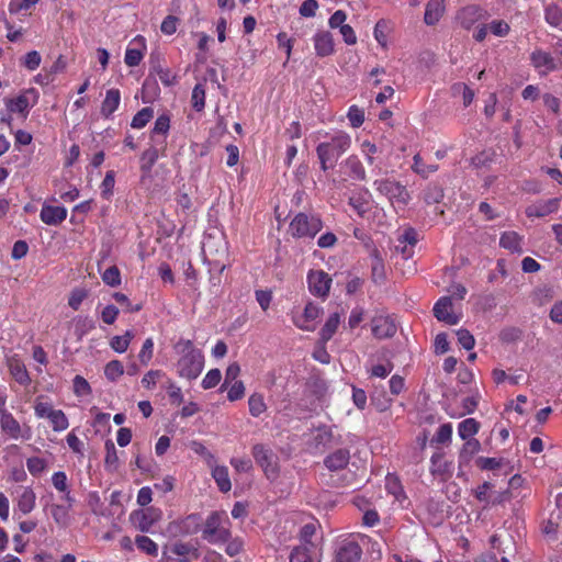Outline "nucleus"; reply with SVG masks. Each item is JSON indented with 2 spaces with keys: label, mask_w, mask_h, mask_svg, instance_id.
<instances>
[{
  "label": "nucleus",
  "mask_w": 562,
  "mask_h": 562,
  "mask_svg": "<svg viewBox=\"0 0 562 562\" xmlns=\"http://www.w3.org/2000/svg\"><path fill=\"white\" fill-rule=\"evenodd\" d=\"M322 227L323 222L319 216L299 213L290 223L289 231L295 238H314Z\"/></svg>",
  "instance_id": "nucleus-5"
},
{
  "label": "nucleus",
  "mask_w": 562,
  "mask_h": 562,
  "mask_svg": "<svg viewBox=\"0 0 562 562\" xmlns=\"http://www.w3.org/2000/svg\"><path fill=\"white\" fill-rule=\"evenodd\" d=\"M170 551L179 557L192 555L195 559L199 558V550L189 542L176 541L170 546Z\"/></svg>",
  "instance_id": "nucleus-33"
},
{
  "label": "nucleus",
  "mask_w": 562,
  "mask_h": 562,
  "mask_svg": "<svg viewBox=\"0 0 562 562\" xmlns=\"http://www.w3.org/2000/svg\"><path fill=\"white\" fill-rule=\"evenodd\" d=\"M153 116L154 110L151 108H144L134 115L131 125L133 128H142L153 119Z\"/></svg>",
  "instance_id": "nucleus-40"
},
{
  "label": "nucleus",
  "mask_w": 562,
  "mask_h": 562,
  "mask_svg": "<svg viewBox=\"0 0 562 562\" xmlns=\"http://www.w3.org/2000/svg\"><path fill=\"white\" fill-rule=\"evenodd\" d=\"M559 209L558 199H549L547 201H540L529 205L526 209V215L528 217H544Z\"/></svg>",
  "instance_id": "nucleus-18"
},
{
  "label": "nucleus",
  "mask_w": 562,
  "mask_h": 562,
  "mask_svg": "<svg viewBox=\"0 0 562 562\" xmlns=\"http://www.w3.org/2000/svg\"><path fill=\"white\" fill-rule=\"evenodd\" d=\"M386 488L389 493L394 495V497L402 502V499L406 498L403 486L401 485L400 481L395 476H389L386 477Z\"/></svg>",
  "instance_id": "nucleus-43"
},
{
  "label": "nucleus",
  "mask_w": 562,
  "mask_h": 562,
  "mask_svg": "<svg viewBox=\"0 0 562 562\" xmlns=\"http://www.w3.org/2000/svg\"><path fill=\"white\" fill-rule=\"evenodd\" d=\"M121 94L117 89H110L106 91L105 99L101 105V113L105 117H109L119 108Z\"/></svg>",
  "instance_id": "nucleus-23"
},
{
  "label": "nucleus",
  "mask_w": 562,
  "mask_h": 562,
  "mask_svg": "<svg viewBox=\"0 0 562 562\" xmlns=\"http://www.w3.org/2000/svg\"><path fill=\"white\" fill-rule=\"evenodd\" d=\"M434 315L439 322H445L449 325L459 323V316L452 313V301L449 296H443L437 301L434 306Z\"/></svg>",
  "instance_id": "nucleus-14"
},
{
  "label": "nucleus",
  "mask_w": 562,
  "mask_h": 562,
  "mask_svg": "<svg viewBox=\"0 0 562 562\" xmlns=\"http://www.w3.org/2000/svg\"><path fill=\"white\" fill-rule=\"evenodd\" d=\"M310 290L318 296H326L330 289L331 279L328 273L317 270L311 271L307 276Z\"/></svg>",
  "instance_id": "nucleus-12"
},
{
  "label": "nucleus",
  "mask_w": 562,
  "mask_h": 562,
  "mask_svg": "<svg viewBox=\"0 0 562 562\" xmlns=\"http://www.w3.org/2000/svg\"><path fill=\"white\" fill-rule=\"evenodd\" d=\"M376 190L389 199L394 207L404 209L409 200L411 195L406 188L400 182L383 179L375 181Z\"/></svg>",
  "instance_id": "nucleus-6"
},
{
  "label": "nucleus",
  "mask_w": 562,
  "mask_h": 562,
  "mask_svg": "<svg viewBox=\"0 0 562 562\" xmlns=\"http://www.w3.org/2000/svg\"><path fill=\"white\" fill-rule=\"evenodd\" d=\"M340 324V315L338 313L331 314L326 321L325 325L319 331L322 344H326L331 339Z\"/></svg>",
  "instance_id": "nucleus-27"
},
{
  "label": "nucleus",
  "mask_w": 562,
  "mask_h": 562,
  "mask_svg": "<svg viewBox=\"0 0 562 562\" xmlns=\"http://www.w3.org/2000/svg\"><path fill=\"white\" fill-rule=\"evenodd\" d=\"M153 352H154V340H153V338H147L144 341L143 347L138 353V359L143 366H147L149 363V361L153 358Z\"/></svg>",
  "instance_id": "nucleus-47"
},
{
  "label": "nucleus",
  "mask_w": 562,
  "mask_h": 562,
  "mask_svg": "<svg viewBox=\"0 0 562 562\" xmlns=\"http://www.w3.org/2000/svg\"><path fill=\"white\" fill-rule=\"evenodd\" d=\"M32 95L33 91L27 90L14 98H7L5 111L0 112V122L10 126L14 117L24 120L31 108Z\"/></svg>",
  "instance_id": "nucleus-4"
},
{
  "label": "nucleus",
  "mask_w": 562,
  "mask_h": 562,
  "mask_svg": "<svg viewBox=\"0 0 562 562\" xmlns=\"http://www.w3.org/2000/svg\"><path fill=\"white\" fill-rule=\"evenodd\" d=\"M225 513L212 512L202 524V539L212 544L225 543L231 538Z\"/></svg>",
  "instance_id": "nucleus-3"
},
{
  "label": "nucleus",
  "mask_w": 562,
  "mask_h": 562,
  "mask_svg": "<svg viewBox=\"0 0 562 562\" xmlns=\"http://www.w3.org/2000/svg\"><path fill=\"white\" fill-rule=\"evenodd\" d=\"M244 394H245L244 383L241 381H235L228 389L227 398L231 402H234V401L240 400L244 396Z\"/></svg>",
  "instance_id": "nucleus-61"
},
{
  "label": "nucleus",
  "mask_w": 562,
  "mask_h": 562,
  "mask_svg": "<svg viewBox=\"0 0 562 562\" xmlns=\"http://www.w3.org/2000/svg\"><path fill=\"white\" fill-rule=\"evenodd\" d=\"M317 522H307L300 530L301 544H315L312 538L315 536L317 530Z\"/></svg>",
  "instance_id": "nucleus-45"
},
{
  "label": "nucleus",
  "mask_w": 562,
  "mask_h": 562,
  "mask_svg": "<svg viewBox=\"0 0 562 562\" xmlns=\"http://www.w3.org/2000/svg\"><path fill=\"white\" fill-rule=\"evenodd\" d=\"M212 476L214 477L221 492L226 493L232 488L228 470L226 467H215L212 471Z\"/></svg>",
  "instance_id": "nucleus-29"
},
{
  "label": "nucleus",
  "mask_w": 562,
  "mask_h": 562,
  "mask_svg": "<svg viewBox=\"0 0 562 562\" xmlns=\"http://www.w3.org/2000/svg\"><path fill=\"white\" fill-rule=\"evenodd\" d=\"M485 11L477 5H468L461 9L457 14V20L460 25L470 30L476 22L484 19Z\"/></svg>",
  "instance_id": "nucleus-15"
},
{
  "label": "nucleus",
  "mask_w": 562,
  "mask_h": 562,
  "mask_svg": "<svg viewBox=\"0 0 562 562\" xmlns=\"http://www.w3.org/2000/svg\"><path fill=\"white\" fill-rule=\"evenodd\" d=\"M412 169L423 178H428V176L438 170V165L431 164L427 165L424 162L423 158L419 154H416L413 158Z\"/></svg>",
  "instance_id": "nucleus-32"
},
{
  "label": "nucleus",
  "mask_w": 562,
  "mask_h": 562,
  "mask_svg": "<svg viewBox=\"0 0 562 562\" xmlns=\"http://www.w3.org/2000/svg\"><path fill=\"white\" fill-rule=\"evenodd\" d=\"M348 119L352 127H359L364 121V113L358 106L352 105L348 111Z\"/></svg>",
  "instance_id": "nucleus-59"
},
{
  "label": "nucleus",
  "mask_w": 562,
  "mask_h": 562,
  "mask_svg": "<svg viewBox=\"0 0 562 562\" xmlns=\"http://www.w3.org/2000/svg\"><path fill=\"white\" fill-rule=\"evenodd\" d=\"M371 329L379 339L391 338L396 333L394 321L387 315H376L371 319Z\"/></svg>",
  "instance_id": "nucleus-11"
},
{
  "label": "nucleus",
  "mask_w": 562,
  "mask_h": 562,
  "mask_svg": "<svg viewBox=\"0 0 562 562\" xmlns=\"http://www.w3.org/2000/svg\"><path fill=\"white\" fill-rule=\"evenodd\" d=\"M370 257L372 259V278L374 282H381L384 280V263L383 259L380 256V252L376 248H372L370 251Z\"/></svg>",
  "instance_id": "nucleus-28"
},
{
  "label": "nucleus",
  "mask_w": 562,
  "mask_h": 562,
  "mask_svg": "<svg viewBox=\"0 0 562 562\" xmlns=\"http://www.w3.org/2000/svg\"><path fill=\"white\" fill-rule=\"evenodd\" d=\"M249 413L254 417L260 416L266 409V403L261 394L255 393L248 400Z\"/></svg>",
  "instance_id": "nucleus-37"
},
{
  "label": "nucleus",
  "mask_w": 562,
  "mask_h": 562,
  "mask_svg": "<svg viewBox=\"0 0 562 562\" xmlns=\"http://www.w3.org/2000/svg\"><path fill=\"white\" fill-rule=\"evenodd\" d=\"M115 183V173L113 170L106 172L102 183H101V194L104 199H109L113 193V188Z\"/></svg>",
  "instance_id": "nucleus-49"
},
{
  "label": "nucleus",
  "mask_w": 562,
  "mask_h": 562,
  "mask_svg": "<svg viewBox=\"0 0 562 562\" xmlns=\"http://www.w3.org/2000/svg\"><path fill=\"white\" fill-rule=\"evenodd\" d=\"M344 167L347 169L349 176L352 179H356V180H364L366 179L364 168L357 156H355V155L349 156L345 160Z\"/></svg>",
  "instance_id": "nucleus-25"
},
{
  "label": "nucleus",
  "mask_w": 562,
  "mask_h": 562,
  "mask_svg": "<svg viewBox=\"0 0 562 562\" xmlns=\"http://www.w3.org/2000/svg\"><path fill=\"white\" fill-rule=\"evenodd\" d=\"M459 344L467 350L473 349L475 345V339L473 335L468 329H459L457 331Z\"/></svg>",
  "instance_id": "nucleus-53"
},
{
  "label": "nucleus",
  "mask_w": 562,
  "mask_h": 562,
  "mask_svg": "<svg viewBox=\"0 0 562 562\" xmlns=\"http://www.w3.org/2000/svg\"><path fill=\"white\" fill-rule=\"evenodd\" d=\"M49 515L60 526H66L68 522V510L65 506L53 504L48 507Z\"/></svg>",
  "instance_id": "nucleus-42"
},
{
  "label": "nucleus",
  "mask_w": 562,
  "mask_h": 562,
  "mask_svg": "<svg viewBox=\"0 0 562 562\" xmlns=\"http://www.w3.org/2000/svg\"><path fill=\"white\" fill-rule=\"evenodd\" d=\"M192 106L195 111L201 112L205 106V89L202 83L195 85L192 90Z\"/></svg>",
  "instance_id": "nucleus-39"
},
{
  "label": "nucleus",
  "mask_w": 562,
  "mask_h": 562,
  "mask_svg": "<svg viewBox=\"0 0 562 562\" xmlns=\"http://www.w3.org/2000/svg\"><path fill=\"white\" fill-rule=\"evenodd\" d=\"M143 59V53L136 48H127L125 53V64L130 67L138 66Z\"/></svg>",
  "instance_id": "nucleus-64"
},
{
  "label": "nucleus",
  "mask_w": 562,
  "mask_h": 562,
  "mask_svg": "<svg viewBox=\"0 0 562 562\" xmlns=\"http://www.w3.org/2000/svg\"><path fill=\"white\" fill-rule=\"evenodd\" d=\"M544 20L553 27L562 24V9L557 3H549L544 8Z\"/></svg>",
  "instance_id": "nucleus-30"
},
{
  "label": "nucleus",
  "mask_w": 562,
  "mask_h": 562,
  "mask_svg": "<svg viewBox=\"0 0 562 562\" xmlns=\"http://www.w3.org/2000/svg\"><path fill=\"white\" fill-rule=\"evenodd\" d=\"M33 4L35 0H11L9 10L11 13L23 14V11L29 10Z\"/></svg>",
  "instance_id": "nucleus-57"
},
{
  "label": "nucleus",
  "mask_w": 562,
  "mask_h": 562,
  "mask_svg": "<svg viewBox=\"0 0 562 562\" xmlns=\"http://www.w3.org/2000/svg\"><path fill=\"white\" fill-rule=\"evenodd\" d=\"M123 373V364L119 360L110 361L104 368V374L110 381L117 380Z\"/></svg>",
  "instance_id": "nucleus-44"
},
{
  "label": "nucleus",
  "mask_w": 562,
  "mask_h": 562,
  "mask_svg": "<svg viewBox=\"0 0 562 562\" xmlns=\"http://www.w3.org/2000/svg\"><path fill=\"white\" fill-rule=\"evenodd\" d=\"M158 159V149L156 147H150L146 149L140 157V170L144 173H149L153 166L156 164Z\"/></svg>",
  "instance_id": "nucleus-34"
},
{
  "label": "nucleus",
  "mask_w": 562,
  "mask_h": 562,
  "mask_svg": "<svg viewBox=\"0 0 562 562\" xmlns=\"http://www.w3.org/2000/svg\"><path fill=\"white\" fill-rule=\"evenodd\" d=\"M105 450H106L105 465L115 469L119 458H117V453H116V448L112 440H106Z\"/></svg>",
  "instance_id": "nucleus-56"
},
{
  "label": "nucleus",
  "mask_w": 562,
  "mask_h": 562,
  "mask_svg": "<svg viewBox=\"0 0 562 562\" xmlns=\"http://www.w3.org/2000/svg\"><path fill=\"white\" fill-rule=\"evenodd\" d=\"M67 215V211L61 206L44 205L41 211V218L48 225L61 223Z\"/></svg>",
  "instance_id": "nucleus-20"
},
{
  "label": "nucleus",
  "mask_w": 562,
  "mask_h": 562,
  "mask_svg": "<svg viewBox=\"0 0 562 562\" xmlns=\"http://www.w3.org/2000/svg\"><path fill=\"white\" fill-rule=\"evenodd\" d=\"M350 459L349 450L338 449L328 457L325 458L324 464L330 471H337L344 469Z\"/></svg>",
  "instance_id": "nucleus-19"
},
{
  "label": "nucleus",
  "mask_w": 562,
  "mask_h": 562,
  "mask_svg": "<svg viewBox=\"0 0 562 562\" xmlns=\"http://www.w3.org/2000/svg\"><path fill=\"white\" fill-rule=\"evenodd\" d=\"M318 9L316 0H305L300 7V14L304 18H313Z\"/></svg>",
  "instance_id": "nucleus-63"
},
{
  "label": "nucleus",
  "mask_w": 562,
  "mask_h": 562,
  "mask_svg": "<svg viewBox=\"0 0 562 562\" xmlns=\"http://www.w3.org/2000/svg\"><path fill=\"white\" fill-rule=\"evenodd\" d=\"M252 456L258 465L263 470L268 480L273 481L278 477V456L271 449L261 443H257L252 447Z\"/></svg>",
  "instance_id": "nucleus-7"
},
{
  "label": "nucleus",
  "mask_w": 562,
  "mask_h": 562,
  "mask_svg": "<svg viewBox=\"0 0 562 562\" xmlns=\"http://www.w3.org/2000/svg\"><path fill=\"white\" fill-rule=\"evenodd\" d=\"M493 487L494 485L491 482H484L482 485H479L474 490L475 498L480 502H484L486 505H490L492 495L488 492L492 491Z\"/></svg>",
  "instance_id": "nucleus-48"
},
{
  "label": "nucleus",
  "mask_w": 562,
  "mask_h": 562,
  "mask_svg": "<svg viewBox=\"0 0 562 562\" xmlns=\"http://www.w3.org/2000/svg\"><path fill=\"white\" fill-rule=\"evenodd\" d=\"M74 392L78 396H85L91 392L88 381L81 375H76L74 379Z\"/></svg>",
  "instance_id": "nucleus-55"
},
{
  "label": "nucleus",
  "mask_w": 562,
  "mask_h": 562,
  "mask_svg": "<svg viewBox=\"0 0 562 562\" xmlns=\"http://www.w3.org/2000/svg\"><path fill=\"white\" fill-rule=\"evenodd\" d=\"M169 117L167 115H160L155 122L154 128L151 131V138H154L156 134H166L169 131Z\"/></svg>",
  "instance_id": "nucleus-60"
},
{
  "label": "nucleus",
  "mask_w": 562,
  "mask_h": 562,
  "mask_svg": "<svg viewBox=\"0 0 562 562\" xmlns=\"http://www.w3.org/2000/svg\"><path fill=\"white\" fill-rule=\"evenodd\" d=\"M34 505H35V494L33 493L32 490H25L19 498V503H18L19 509L22 513L27 514L34 508Z\"/></svg>",
  "instance_id": "nucleus-41"
},
{
  "label": "nucleus",
  "mask_w": 562,
  "mask_h": 562,
  "mask_svg": "<svg viewBox=\"0 0 562 562\" xmlns=\"http://www.w3.org/2000/svg\"><path fill=\"white\" fill-rule=\"evenodd\" d=\"M113 299L121 305L123 306L124 311L126 312H130V313H134V312H138L142 310V304H135L133 305L131 303V301L128 300V297L124 294V293H121V292H115L113 294Z\"/></svg>",
  "instance_id": "nucleus-50"
},
{
  "label": "nucleus",
  "mask_w": 562,
  "mask_h": 562,
  "mask_svg": "<svg viewBox=\"0 0 562 562\" xmlns=\"http://www.w3.org/2000/svg\"><path fill=\"white\" fill-rule=\"evenodd\" d=\"M136 547L145 552L148 555L157 557L158 555V546L147 536H136L135 538Z\"/></svg>",
  "instance_id": "nucleus-35"
},
{
  "label": "nucleus",
  "mask_w": 562,
  "mask_h": 562,
  "mask_svg": "<svg viewBox=\"0 0 562 562\" xmlns=\"http://www.w3.org/2000/svg\"><path fill=\"white\" fill-rule=\"evenodd\" d=\"M488 30L496 36H506L509 33V25L503 20H494L488 25Z\"/></svg>",
  "instance_id": "nucleus-52"
},
{
  "label": "nucleus",
  "mask_w": 562,
  "mask_h": 562,
  "mask_svg": "<svg viewBox=\"0 0 562 562\" xmlns=\"http://www.w3.org/2000/svg\"><path fill=\"white\" fill-rule=\"evenodd\" d=\"M9 368H10V372H11L13 379L18 383L24 385L31 381L24 363H22L19 359L11 358L9 360Z\"/></svg>",
  "instance_id": "nucleus-26"
},
{
  "label": "nucleus",
  "mask_w": 562,
  "mask_h": 562,
  "mask_svg": "<svg viewBox=\"0 0 562 562\" xmlns=\"http://www.w3.org/2000/svg\"><path fill=\"white\" fill-rule=\"evenodd\" d=\"M481 448L480 442L476 439H468L461 450V458L471 459Z\"/></svg>",
  "instance_id": "nucleus-54"
},
{
  "label": "nucleus",
  "mask_w": 562,
  "mask_h": 562,
  "mask_svg": "<svg viewBox=\"0 0 562 562\" xmlns=\"http://www.w3.org/2000/svg\"><path fill=\"white\" fill-rule=\"evenodd\" d=\"M316 54L321 57L328 56L334 52L333 36L329 32H319L314 36Z\"/></svg>",
  "instance_id": "nucleus-21"
},
{
  "label": "nucleus",
  "mask_w": 562,
  "mask_h": 562,
  "mask_svg": "<svg viewBox=\"0 0 562 562\" xmlns=\"http://www.w3.org/2000/svg\"><path fill=\"white\" fill-rule=\"evenodd\" d=\"M530 60L532 66L537 69H540L543 74H548L558 68V64L551 54L541 49L533 50L530 55Z\"/></svg>",
  "instance_id": "nucleus-17"
},
{
  "label": "nucleus",
  "mask_w": 562,
  "mask_h": 562,
  "mask_svg": "<svg viewBox=\"0 0 562 562\" xmlns=\"http://www.w3.org/2000/svg\"><path fill=\"white\" fill-rule=\"evenodd\" d=\"M351 137L345 132L334 134L328 140L316 147L321 169L327 171L335 168L338 159L349 149Z\"/></svg>",
  "instance_id": "nucleus-1"
},
{
  "label": "nucleus",
  "mask_w": 562,
  "mask_h": 562,
  "mask_svg": "<svg viewBox=\"0 0 562 562\" xmlns=\"http://www.w3.org/2000/svg\"><path fill=\"white\" fill-rule=\"evenodd\" d=\"M443 188L437 183H429L424 191L423 199L427 204L439 203L443 199Z\"/></svg>",
  "instance_id": "nucleus-31"
},
{
  "label": "nucleus",
  "mask_w": 562,
  "mask_h": 562,
  "mask_svg": "<svg viewBox=\"0 0 562 562\" xmlns=\"http://www.w3.org/2000/svg\"><path fill=\"white\" fill-rule=\"evenodd\" d=\"M222 379V373L218 369H212L210 370L204 379L202 380V387L204 390L212 389L216 386Z\"/></svg>",
  "instance_id": "nucleus-51"
},
{
  "label": "nucleus",
  "mask_w": 562,
  "mask_h": 562,
  "mask_svg": "<svg viewBox=\"0 0 562 562\" xmlns=\"http://www.w3.org/2000/svg\"><path fill=\"white\" fill-rule=\"evenodd\" d=\"M522 237L518 235L516 232H505L502 234L499 239V245L510 250L512 252L521 254L524 251L521 247Z\"/></svg>",
  "instance_id": "nucleus-24"
},
{
  "label": "nucleus",
  "mask_w": 562,
  "mask_h": 562,
  "mask_svg": "<svg viewBox=\"0 0 562 562\" xmlns=\"http://www.w3.org/2000/svg\"><path fill=\"white\" fill-rule=\"evenodd\" d=\"M445 12V5L441 0H429L426 5L424 21L427 25H435Z\"/></svg>",
  "instance_id": "nucleus-22"
},
{
  "label": "nucleus",
  "mask_w": 562,
  "mask_h": 562,
  "mask_svg": "<svg viewBox=\"0 0 562 562\" xmlns=\"http://www.w3.org/2000/svg\"><path fill=\"white\" fill-rule=\"evenodd\" d=\"M479 423L474 418L464 419L459 424V436L467 440L479 431Z\"/></svg>",
  "instance_id": "nucleus-36"
},
{
  "label": "nucleus",
  "mask_w": 562,
  "mask_h": 562,
  "mask_svg": "<svg viewBox=\"0 0 562 562\" xmlns=\"http://www.w3.org/2000/svg\"><path fill=\"white\" fill-rule=\"evenodd\" d=\"M102 281L110 286L121 284V273L116 266L109 267L102 274Z\"/></svg>",
  "instance_id": "nucleus-46"
},
{
  "label": "nucleus",
  "mask_w": 562,
  "mask_h": 562,
  "mask_svg": "<svg viewBox=\"0 0 562 562\" xmlns=\"http://www.w3.org/2000/svg\"><path fill=\"white\" fill-rule=\"evenodd\" d=\"M290 562H319L317 544H300L293 548Z\"/></svg>",
  "instance_id": "nucleus-16"
},
{
  "label": "nucleus",
  "mask_w": 562,
  "mask_h": 562,
  "mask_svg": "<svg viewBox=\"0 0 562 562\" xmlns=\"http://www.w3.org/2000/svg\"><path fill=\"white\" fill-rule=\"evenodd\" d=\"M37 417L48 420L55 431H63L68 428V418L61 409H55L48 403H37Z\"/></svg>",
  "instance_id": "nucleus-10"
},
{
  "label": "nucleus",
  "mask_w": 562,
  "mask_h": 562,
  "mask_svg": "<svg viewBox=\"0 0 562 562\" xmlns=\"http://www.w3.org/2000/svg\"><path fill=\"white\" fill-rule=\"evenodd\" d=\"M2 430L9 432L11 436L15 437L19 431V425L10 415H2L1 420Z\"/></svg>",
  "instance_id": "nucleus-58"
},
{
  "label": "nucleus",
  "mask_w": 562,
  "mask_h": 562,
  "mask_svg": "<svg viewBox=\"0 0 562 562\" xmlns=\"http://www.w3.org/2000/svg\"><path fill=\"white\" fill-rule=\"evenodd\" d=\"M53 486L61 493H66V501L70 502L67 475L63 471L55 472L52 476Z\"/></svg>",
  "instance_id": "nucleus-38"
},
{
  "label": "nucleus",
  "mask_w": 562,
  "mask_h": 562,
  "mask_svg": "<svg viewBox=\"0 0 562 562\" xmlns=\"http://www.w3.org/2000/svg\"><path fill=\"white\" fill-rule=\"evenodd\" d=\"M202 517L199 514L188 515L180 521L170 524V530L177 529L178 533L182 536H190L202 531Z\"/></svg>",
  "instance_id": "nucleus-13"
},
{
  "label": "nucleus",
  "mask_w": 562,
  "mask_h": 562,
  "mask_svg": "<svg viewBox=\"0 0 562 562\" xmlns=\"http://www.w3.org/2000/svg\"><path fill=\"white\" fill-rule=\"evenodd\" d=\"M181 345V357L177 363L178 373L182 378L194 380L203 370V353L201 350L194 348L191 340H186Z\"/></svg>",
  "instance_id": "nucleus-2"
},
{
  "label": "nucleus",
  "mask_w": 562,
  "mask_h": 562,
  "mask_svg": "<svg viewBox=\"0 0 562 562\" xmlns=\"http://www.w3.org/2000/svg\"><path fill=\"white\" fill-rule=\"evenodd\" d=\"M362 546L356 538L349 537L337 542L334 559L335 562H360Z\"/></svg>",
  "instance_id": "nucleus-8"
},
{
  "label": "nucleus",
  "mask_w": 562,
  "mask_h": 562,
  "mask_svg": "<svg viewBox=\"0 0 562 562\" xmlns=\"http://www.w3.org/2000/svg\"><path fill=\"white\" fill-rule=\"evenodd\" d=\"M161 518V512L154 507L134 510L130 515V521L135 529L142 532L150 531L151 527Z\"/></svg>",
  "instance_id": "nucleus-9"
},
{
  "label": "nucleus",
  "mask_w": 562,
  "mask_h": 562,
  "mask_svg": "<svg viewBox=\"0 0 562 562\" xmlns=\"http://www.w3.org/2000/svg\"><path fill=\"white\" fill-rule=\"evenodd\" d=\"M451 435H452V427L450 424H443L441 425L435 437H434V441L438 442V443H446L450 440L451 438Z\"/></svg>",
  "instance_id": "nucleus-62"
}]
</instances>
